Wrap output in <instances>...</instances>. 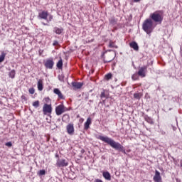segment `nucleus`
Returning <instances> with one entry per match:
<instances>
[{
	"label": "nucleus",
	"mask_w": 182,
	"mask_h": 182,
	"mask_svg": "<svg viewBox=\"0 0 182 182\" xmlns=\"http://www.w3.org/2000/svg\"><path fill=\"white\" fill-rule=\"evenodd\" d=\"M97 139H98V140H101V141H104V143H107V144L110 146V147L117 151L126 154V149H124V146H123V145H122L120 143L116 142V141H114L113 139L107 136H103L102 135L97 136Z\"/></svg>",
	"instance_id": "f257e3e1"
},
{
	"label": "nucleus",
	"mask_w": 182,
	"mask_h": 182,
	"mask_svg": "<svg viewBox=\"0 0 182 182\" xmlns=\"http://www.w3.org/2000/svg\"><path fill=\"white\" fill-rule=\"evenodd\" d=\"M151 20L155 22V23H158L161 25V22H163V11H156L154 13L151 14L149 16Z\"/></svg>",
	"instance_id": "f03ea898"
},
{
	"label": "nucleus",
	"mask_w": 182,
	"mask_h": 182,
	"mask_svg": "<svg viewBox=\"0 0 182 182\" xmlns=\"http://www.w3.org/2000/svg\"><path fill=\"white\" fill-rule=\"evenodd\" d=\"M142 28L147 35H150L153 32V21L150 18L146 19L142 24Z\"/></svg>",
	"instance_id": "7ed1b4c3"
},
{
	"label": "nucleus",
	"mask_w": 182,
	"mask_h": 182,
	"mask_svg": "<svg viewBox=\"0 0 182 182\" xmlns=\"http://www.w3.org/2000/svg\"><path fill=\"white\" fill-rule=\"evenodd\" d=\"M56 167H68L69 166V162L66 161V159H57V162L55 164Z\"/></svg>",
	"instance_id": "20e7f679"
},
{
	"label": "nucleus",
	"mask_w": 182,
	"mask_h": 182,
	"mask_svg": "<svg viewBox=\"0 0 182 182\" xmlns=\"http://www.w3.org/2000/svg\"><path fill=\"white\" fill-rule=\"evenodd\" d=\"M147 65H144L139 68L138 70V75L140 76V77H146V73H147Z\"/></svg>",
	"instance_id": "39448f33"
},
{
	"label": "nucleus",
	"mask_w": 182,
	"mask_h": 182,
	"mask_svg": "<svg viewBox=\"0 0 182 182\" xmlns=\"http://www.w3.org/2000/svg\"><path fill=\"white\" fill-rule=\"evenodd\" d=\"M53 65H55V62H53V59H47L44 63V66L46 69H53Z\"/></svg>",
	"instance_id": "423d86ee"
},
{
	"label": "nucleus",
	"mask_w": 182,
	"mask_h": 182,
	"mask_svg": "<svg viewBox=\"0 0 182 182\" xmlns=\"http://www.w3.org/2000/svg\"><path fill=\"white\" fill-rule=\"evenodd\" d=\"M43 114H48V113L49 114L52 113V105L44 104L43 107Z\"/></svg>",
	"instance_id": "0eeeda50"
},
{
	"label": "nucleus",
	"mask_w": 182,
	"mask_h": 182,
	"mask_svg": "<svg viewBox=\"0 0 182 182\" xmlns=\"http://www.w3.org/2000/svg\"><path fill=\"white\" fill-rule=\"evenodd\" d=\"M66 129L68 134L73 135L75 133V127H73V124H68Z\"/></svg>",
	"instance_id": "6e6552de"
},
{
	"label": "nucleus",
	"mask_w": 182,
	"mask_h": 182,
	"mask_svg": "<svg viewBox=\"0 0 182 182\" xmlns=\"http://www.w3.org/2000/svg\"><path fill=\"white\" fill-rule=\"evenodd\" d=\"M53 93H55V95H57V96L58 97V99L65 100V96H63V94H62V92H60V90H59L58 88H55L53 90Z\"/></svg>",
	"instance_id": "1a4fd4ad"
},
{
	"label": "nucleus",
	"mask_w": 182,
	"mask_h": 182,
	"mask_svg": "<svg viewBox=\"0 0 182 182\" xmlns=\"http://www.w3.org/2000/svg\"><path fill=\"white\" fill-rule=\"evenodd\" d=\"M154 181L162 182L161 176H160V172L157 170L155 171V175L154 176Z\"/></svg>",
	"instance_id": "9d476101"
},
{
	"label": "nucleus",
	"mask_w": 182,
	"mask_h": 182,
	"mask_svg": "<svg viewBox=\"0 0 182 182\" xmlns=\"http://www.w3.org/2000/svg\"><path fill=\"white\" fill-rule=\"evenodd\" d=\"M48 11H43L41 13L38 14V18L40 19H44L45 21H46L48 19Z\"/></svg>",
	"instance_id": "9b49d317"
},
{
	"label": "nucleus",
	"mask_w": 182,
	"mask_h": 182,
	"mask_svg": "<svg viewBox=\"0 0 182 182\" xmlns=\"http://www.w3.org/2000/svg\"><path fill=\"white\" fill-rule=\"evenodd\" d=\"M63 108L61 104L55 107V114H57V116H60V114H63Z\"/></svg>",
	"instance_id": "f8f14e48"
},
{
	"label": "nucleus",
	"mask_w": 182,
	"mask_h": 182,
	"mask_svg": "<svg viewBox=\"0 0 182 182\" xmlns=\"http://www.w3.org/2000/svg\"><path fill=\"white\" fill-rule=\"evenodd\" d=\"M90 124H92V119L90 117H88L84 124L85 130H88L89 127H90Z\"/></svg>",
	"instance_id": "ddd939ff"
},
{
	"label": "nucleus",
	"mask_w": 182,
	"mask_h": 182,
	"mask_svg": "<svg viewBox=\"0 0 182 182\" xmlns=\"http://www.w3.org/2000/svg\"><path fill=\"white\" fill-rule=\"evenodd\" d=\"M102 176L105 180H107L108 181H110L112 180V175H110V173L109 171H104L102 173Z\"/></svg>",
	"instance_id": "4468645a"
},
{
	"label": "nucleus",
	"mask_w": 182,
	"mask_h": 182,
	"mask_svg": "<svg viewBox=\"0 0 182 182\" xmlns=\"http://www.w3.org/2000/svg\"><path fill=\"white\" fill-rule=\"evenodd\" d=\"M130 48L134 49V50H139V44L136 41H132L129 43Z\"/></svg>",
	"instance_id": "2eb2a0df"
},
{
	"label": "nucleus",
	"mask_w": 182,
	"mask_h": 182,
	"mask_svg": "<svg viewBox=\"0 0 182 182\" xmlns=\"http://www.w3.org/2000/svg\"><path fill=\"white\" fill-rule=\"evenodd\" d=\"M71 84H72V86L75 89H80L82 86H83L82 82H73Z\"/></svg>",
	"instance_id": "dca6fc26"
},
{
	"label": "nucleus",
	"mask_w": 182,
	"mask_h": 182,
	"mask_svg": "<svg viewBox=\"0 0 182 182\" xmlns=\"http://www.w3.org/2000/svg\"><path fill=\"white\" fill-rule=\"evenodd\" d=\"M37 87L40 92H42V90H43V81L42 80H39L38 81Z\"/></svg>",
	"instance_id": "f3484780"
},
{
	"label": "nucleus",
	"mask_w": 182,
	"mask_h": 182,
	"mask_svg": "<svg viewBox=\"0 0 182 182\" xmlns=\"http://www.w3.org/2000/svg\"><path fill=\"white\" fill-rule=\"evenodd\" d=\"M53 32H55V33H56L57 35H60V33H62V32H63V28L54 27Z\"/></svg>",
	"instance_id": "a211bd4d"
},
{
	"label": "nucleus",
	"mask_w": 182,
	"mask_h": 182,
	"mask_svg": "<svg viewBox=\"0 0 182 182\" xmlns=\"http://www.w3.org/2000/svg\"><path fill=\"white\" fill-rule=\"evenodd\" d=\"M114 53H110L109 55V60H104V63H110V62H112V60H114Z\"/></svg>",
	"instance_id": "6ab92c4d"
},
{
	"label": "nucleus",
	"mask_w": 182,
	"mask_h": 182,
	"mask_svg": "<svg viewBox=\"0 0 182 182\" xmlns=\"http://www.w3.org/2000/svg\"><path fill=\"white\" fill-rule=\"evenodd\" d=\"M144 119L146 122H147V123H149V124H154L153 119H151V117H149L148 115L144 116Z\"/></svg>",
	"instance_id": "aec40b11"
},
{
	"label": "nucleus",
	"mask_w": 182,
	"mask_h": 182,
	"mask_svg": "<svg viewBox=\"0 0 182 182\" xmlns=\"http://www.w3.org/2000/svg\"><path fill=\"white\" fill-rule=\"evenodd\" d=\"M58 69H62V68H63V60H62V58H60L58 62L57 63L56 65Z\"/></svg>",
	"instance_id": "412c9836"
},
{
	"label": "nucleus",
	"mask_w": 182,
	"mask_h": 182,
	"mask_svg": "<svg viewBox=\"0 0 182 182\" xmlns=\"http://www.w3.org/2000/svg\"><path fill=\"white\" fill-rule=\"evenodd\" d=\"M16 71L15 70H11L9 73V77H11V79H15V75H16Z\"/></svg>",
	"instance_id": "4be33fe9"
},
{
	"label": "nucleus",
	"mask_w": 182,
	"mask_h": 182,
	"mask_svg": "<svg viewBox=\"0 0 182 182\" xmlns=\"http://www.w3.org/2000/svg\"><path fill=\"white\" fill-rule=\"evenodd\" d=\"M37 174L39 177H42V176H45L46 174V171L45 169L40 170Z\"/></svg>",
	"instance_id": "5701e85b"
},
{
	"label": "nucleus",
	"mask_w": 182,
	"mask_h": 182,
	"mask_svg": "<svg viewBox=\"0 0 182 182\" xmlns=\"http://www.w3.org/2000/svg\"><path fill=\"white\" fill-rule=\"evenodd\" d=\"M109 23L111 25H116V23H117V19L112 17L111 18H109Z\"/></svg>",
	"instance_id": "b1692460"
},
{
	"label": "nucleus",
	"mask_w": 182,
	"mask_h": 182,
	"mask_svg": "<svg viewBox=\"0 0 182 182\" xmlns=\"http://www.w3.org/2000/svg\"><path fill=\"white\" fill-rule=\"evenodd\" d=\"M58 80L60 82H65V75L63 73H61L58 75Z\"/></svg>",
	"instance_id": "393cba45"
},
{
	"label": "nucleus",
	"mask_w": 182,
	"mask_h": 182,
	"mask_svg": "<svg viewBox=\"0 0 182 182\" xmlns=\"http://www.w3.org/2000/svg\"><path fill=\"white\" fill-rule=\"evenodd\" d=\"M139 73H137L136 74H134L132 76V80H139Z\"/></svg>",
	"instance_id": "a878e982"
},
{
	"label": "nucleus",
	"mask_w": 182,
	"mask_h": 182,
	"mask_svg": "<svg viewBox=\"0 0 182 182\" xmlns=\"http://www.w3.org/2000/svg\"><path fill=\"white\" fill-rule=\"evenodd\" d=\"M33 106L35 107V109H38V107H39V100H36L33 102Z\"/></svg>",
	"instance_id": "bb28decb"
},
{
	"label": "nucleus",
	"mask_w": 182,
	"mask_h": 182,
	"mask_svg": "<svg viewBox=\"0 0 182 182\" xmlns=\"http://www.w3.org/2000/svg\"><path fill=\"white\" fill-rule=\"evenodd\" d=\"M61 106L63 107V113H65V112H69V110H70V108H68V107H65V105L63 104H61Z\"/></svg>",
	"instance_id": "cd10ccee"
},
{
	"label": "nucleus",
	"mask_w": 182,
	"mask_h": 182,
	"mask_svg": "<svg viewBox=\"0 0 182 182\" xmlns=\"http://www.w3.org/2000/svg\"><path fill=\"white\" fill-rule=\"evenodd\" d=\"M109 48H115V49H117V46L114 45V43L113 41H110L109 44Z\"/></svg>",
	"instance_id": "c85d7f7f"
},
{
	"label": "nucleus",
	"mask_w": 182,
	"mask_h": 182,
	"mask_svg": "<svg viewBox=\"0 0 182 182\" xmlns=\"http://www.w3.org/2000/svg\"><path fill=\"white\" fill-rule=\"evenodd\" d=\"M134 99H137V100H140L141 97L140 96V93H134Z\"/></svg>",
	"instance_id": "c756f323"
},
{
	"label": "nucleus",
	"mask_w": 182,
	"mask_h": 182,
	"mask_svg": "<svg viewBox=\"0 0 182 182\" xmlns=\"http://www.w3.org/2000/svg\"><path fill=\"white\" fill-rule=\"evenodd\" d=\"M4 60H5V53H2L0 55V63H2V62H4Z\"/></svg>",
	"instance_id": "7c9ffc66"
},
{
	"label": "nucleus",
	"mask_w": 182,
	"mask_h": 182,
	"mask_svg": "<svg viewBox=\"0 0 182 182\" xmlns=\"http://www.w3.org/2000/svg\"><path fill=\"white\" fill-rule=\"evenodd\" d=\"M112 77V73H108L105 75V79L107 80H110V78Z\"/></svg>",
	"instance_id": "2f4dec72"
},
{
	"label": "nucleus",
	"mask_w": 182,
	"mask_h": 182,
	"mask_svg": "<svg viewBox=\"0 0 182 182\" xmlns=\"http://www.w3.org/2000/svg\"><path fill=\"white\" fill-rule=\"evenodd\" d=\"M28 92L30 93V95H33V93H35V88L31 87L28 90Z\"/></svg>",
	"instance_id": "473e14b6"
},
{
	"label": "nucleus",
	"mask_w": 182,
	"mask_h": 182,
	"mask_svg": "<svg viewBox=\"0 0 182 182\" xmlns=\"http://www.w3.org/2000/svg\"><path fill=\"white\" fill-rule=\"evenodd\" d=\"M5 146H6L7 147H12V142L11 141L6 142L5 144Z\"/></svg>",
	"instance_id": "72a5a7b5"
},
{
	"label": "nucleus",
	"mask_w": 182,
	"mask_h": 182,
	"mask_svg": "<svg viewBox=\"0 0 182 182\" xmlns=\"http://www.w3.org/2000/svg\"><path fill=\"white\" fill-rule=\"evenodd\" d=\"M58 45H59V42H58V41H54L53 43V46H58Z\"/></svg>",
	"instance_id": "f704fd0d"
},
{
	"label": "nucleus",
	"mask_w": 182,
	"mask_h": 182,
	"mask_svg": "<svg viewBox=\"0 0 182 182\" xmlns=\"http://www.w3.org/2000/svg\"><path fill=\"white\" fill-rule=\"evenodd\" d=\"M100 97L101 99L106 97V94L105 93V92H101Z\"/></svg>",
	"instance_id": "c9c22d12"
},
{
	"label": "nucleus",
	"mask_w": 182,
	"mask_h": 182,
	"mask_svg": "<svg viewBox=\"0 0 182 182\" xmlns=\"http://www.w3.org/2000/svg\"><path fill=\"white\" fill-rule=\"evenodd\" d=\"M21 99H22L23 100H24L25 102H26V101L28 100V98H27L25 95H22V96H21Z\"/></svg>",
	"instance_id": "e433bc0d"
},
{
	"label": "nucleus",
	"mask_w": 182,
	"mask_h": 182,
	"mask_svg": "<svg viewBox=\"0 0 182 182\" xmlns=\"http://www.w3.org/2000/svg\"><path fill=\"white\" fill-rule=\"evenodd\" d=\"M94 182H103L102 179H95Z\"/></svg>",
	"instance_id": "4c0bfd02"
},
{
	"label": "nucleus",
	"mask_w": 182,
	"mask_h": 182,
	"mask_svg": "<svg viewBox=\"0 0 182 182\" xmlns=\"http://www.w3.org/2000/svg\"><path fill=\"white\" fill-rule=\"evenodd\" d=\"M53 19V16L50 15V16H49V21H52Z\"/></svg>",
	"instance_id": "58836bf2"
},
{
	"label": "nucleus",
	"mask_w": 182,
	"mask_h": 182,
	"mask_svg": "<svg viewBox=\"0 0 182 182\" xmlns=\"http://www.w3.org/2000/svg\"><path fill=\"white\" fill-rule=\"evenodd\" d=\"M55 158L58 159H59V154H58V153L55 154Z\"/></svg>",
	"instance_id": "ea45409f"
},
{
	"label": "nucleus",
	"mask_w": 182,
	"mask_h": 182,
	"mask_svg": "<svg viewBox=\"0 0 182 182\" xmlns=\"http://www.w3.org/2000/svg\"><path fill=\"white\" fill-rule=\"evenodd\" d=\"M176 129H177V127H173V130L174 132H176Z\"/></svg>",
	"instance_id": "a19ab883"
},
{
	"label": "nucleus",
	"mask_w": 182,
	"mask_h": 182,
	"mask_svg": "<svg viewBox=\"0 0 182 182\" xmlns=\"http://www.w3.org/2000/svg\"><path fill=\"white\" fill-rule=\"evenodd\" d=\"M161 134H163V136H164V134H166V132L161 131Z\"/></svg>",
	"instance_id": "79ce46f5"
},
{
	"label": "nucleus",
	"mask_w": 182,
	"mask_h": 182,
	"mask_svg": "<svg viewBox=\"0 0 182 182\" xmlns=\"http://www.w3.org/2000/svg\"><path fill=\"white\" fill-rule=\"evenodd\" d=\"M134 2H140L141 0H133Z\"/></svg>",
	"instance_id": "37998d69"
},
{
	"label": "nucleus",
	"mask_w": 182,
	"mask_h": 182,
	"mask_svg": "<svg viewBox=\"0 0 182 182\" xmlns=\"http://www.w3.org/2000/svg\"><path fill=\"white\" fill-rule=\"evenodd\" d=\"M81 153H82V154H83V153H85V149H82Z\"/></svg>",
	"instance_id": "c03bdc74"
},
{
	"label": "nucleus",
	"mask_w": 182,
	"mask_h": 182,
	"mask_svg": "<svg viewBox=\"0 0 182 182\" xmlns=\"http://www.w3.org/2000/svg\"><path fill=\"white\" fill-rule=\"evenodd\" d=\"M173 102H176V100H177V99L176 97H173Z\"/></svg>",
	"instance_id": "a18cd8bd"
},
{
	"label": "nucleus",
	"mask_w": 182,
	"mask_h": 182,
	"mask_svg": "<svg viewBox=\"0 0 182 182\" xmlns=\"http://www.w3.org/2000/svg\"><path fill=\"white\" fill-rule=\"evenodd\" d=\"M181 167H182V160L180 161Z\"/></svg>",
	"instance_id": "49530a36"
},
{
	"label": "nucleus",
	"mask_w": 182,
	"mask_h": 182,
	"mask_svg": "<svg viewBox=\"0 0 182 182\" xmlns=\"http://www.w3.org/2000/svg\"><path fill=\"white\" fill-rule=\"evenodd\" d=\"M176 182H180V180L178 178H176Z\"/></svg>",
	"instance_id": "de8ad7c7"
},
{
	"label": "nucleus",
	"mask_w": 182,
	"mask_h": 182,
	"mask_svg": "<svg viewBox=\"0 0 182 182\" xmlns=\"http://www.w3.org/2000/svg\"><path fill=\"white\" fill-rule=\"evenodd\" d=\"M43 25L46 26L47 24H46V23H43Z\"/></svg>",
	"instance_id": "09e8293b"
},
{
	"label": "nucleus",
	"mask_w": 182,
	"mask_h": 182,
	"mask_svg": "<svg viewBox=\"0 0 182 182\" xmlns=\"http://www.w3.org/2000/svg\"><path fill=\"white\" fill-rule=\"evenodd\" d=\"M39 53H40V55H41V53H42V51L40 50V51H39Z\"/></svg>",
	"instance_id": "8fccbe9b"
},
{
	"label": "nucleus",
	"mask_w": 182,
	"mask_h": 182,
	"mask_svg": "<svg viewBox=\"0 0 182 182\" xmlns=\"http://www.w3.org/2000/svg\"><path fill=\"white\" fill-rule=\"evenodd\" d=\"M39 53H40V55H41V53H42V51L40 50V51H39Z\"/></svg>",
	"instance_id": "3c124183"
}]
</instances>
